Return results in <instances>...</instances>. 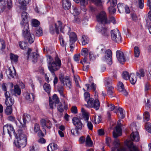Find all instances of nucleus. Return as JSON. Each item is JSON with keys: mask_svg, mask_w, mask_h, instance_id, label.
<instances>
[{"mask_svg": "<svg viewBox=\"0 0 151 151\" xmlns=\"http://www.w3.org/2000/svg\"><path fill=\"white\" fill-rule=\"evenodd\" d=\"M21 17L20 24L22 26V35L25 39L28 40L30 43H32L34 41L35 36L33 34H31L29 32L28 14L26 12H23L22 13Z\"/></svg>", "mask_w": 151, "mask_h": 151, "instance_id": "1", "label": "nucleus"}, {"mask_svg": "<svg viewBox=\"0 0 151 151\" xmlns=\"http://www.w3.org/2000/svg\"><path fill=\"white\" fill-rule=\"evenodd\" d=\"M30 116L29 114L24 113L23 115L18 119V122L16 120L14 117L10 116L8 117L7 119L12 122H14L17 126L18 131H26L27 130L26 124L28 121L30 119Z\"/></svg>", "mask_w": 151, "mask_h": 151, "instance_id": "2", "label": "nucleus"}, {"mask_svg": "<svg viewBox=\"0 0 151 151\" xmlns=\"http://www.w3.org/2000/svg\"><path fill=\"white\" fill-rule=\"evenodd\" d=\"M16 138L14 143L18 148L24 147L27 143V137L24 133H13Z\"/></svg>", "mask_w": 151, "mask_h": 151, "instance_id": "3", "label": "nucleus"}, {"mask_svg": "<svg viewBox=\"0 0 151 151\" xmlns=\"http://www.w3.org/2000/svg\"><path fill=\"white\" fill-rule=\"evenodd\" d=\"M61 65V61L58 59L56 58L55 61L53 62L52 65L49 67V70L52 73L53 76L54 77L53 81L54 85L57 83L58 81V78L56 76L54 71L58 70L60 68Z\"/></svg>", "mask_w": 151, "mask_h": 151, "instance_id": "4", "label": "nucleus"}, {"mask_svg": "<svg viewBox=\"0 0 151 151\" xmlns=\"http://www.w3.org/2000/svg\"><path fill=\"white\" fill-rule=\"evenodd\" d=\"M96 18L98 22L102 24H109L110 22H112L114 24H115L114 17H112L110 18L109 20H108L106 13L104 11L101 12L99 14L96 16Z\"/></svg>", "mask_w": 151, "mask_h": 151, "instance_id": "5", "label": "nucleus"}, {"mask_svg": "<svg viewBox=\"0 0 151 151\" xmlns=\"http://www.w3.org/2000/svg\"><path fill=\"white\" fill-rule=\"evenodd\" d=\"M64 27H63L62 23L59 20L55 23L54 24L50 25L49 31L50 33L54 34L55 32L57 34L59 33V31L64 33Z\"/></svg>", "mask_w": 151, "mask_h": 151, "instance_id": "6", "label": "nucleus"}, {"mask_svg": "<svg viewBox=\"0 0 151 151\" xmlns=\"http://www.w3.org/2000/svg\"><path fill=\"white\" fill-rule=\"evenodd\" d=\"M98 93L96 92L94 95L95 100L93 98H90L87 101V105L89 107H93L96 110H98L99 108L100 103L98 99Z\"/></svg>", "mask_w": 151, "mask_h": 151, "instance_id": "7", "label": "nucleus"}, {"mask_svg": "<svg viewBox=\"0 0 151 151\" xmlns=\"http://www.w3.org/2000/svg\"><path fill=\"white\" fill-rule=\"evenodd\" d=\"M111 38L113 41L118 43L121 42L122 37L121 34L118 29H116L111 30Z\"/></svg>", "mask_w": 151, "mask_h": 151, "instance_id": "8", "label": "nucleus"}, {"mask_svg": "<svg viewBox=\"0 0 151 151\" xmlns=\"http://www.w3.org/2000/svg\"><path fill=\"white\" fill-rule=\"evenodd\" d=\"M70 27L66 25L64 26V33L65 32H68L70 38V41L71 42H75L77 39V35L75 33L73 32H70Z\"/></svg>", "mask_w": 151, "mask_h": 151, "instance_id": "9", "label": "nucleus"}, {"mask_svg": "<svg viewBox=\"0 0 151 151\" xmlns=\"http://www.w3.org/2000/svg\"><path fill=\"white\" fill-rule=\"evenodd\" d=\"M114 144L115 147L112 148L111 151H127V150L122 146L119 140L117 139H115Z\"/></svg>", "mask_w": 151, "mask_h": 151, "instance_id": "10", "label": "nucleus"}, {"mask_svg": "<svg viewBox=\"0 0 151 151\" xmlns=\"http://www.w3.org/2000/svg\"><path fill=\"white\" fill-rule=\"evenodd\" d=\"M125 144L128 147L129 151H139L138 148L133 144L132 140H127L125 142Z\"/></svg>", "mask_w": 151, "mask_h": 151, "instance_id": "11", "label": "nucleus"}, {"mask_svg": "<svg viewBox=\"0 0 151 151\" xmlns=\"http://www.w3.org/2000/svg\"><path fill=\"white\" fill-rule=\"evenodd\" d=\"M73 124L76 127V131L78 132V129H81L83 127V124L80 119L76 117H74L72 119Z\"/></svg>", "mask_w": 151, "mask_h": 151, "instance_id": "12", "label": "nucleus"}, {"mask_svg": "<svg viewBox=\"0 0 151 151\" xmlns=\"http://www.w3.org/2000/svg\"><path fill=\"white\" fill-rule=\"evenodd\" d=\"M112 52L109 49L106 50L105 53V58L107 60V64L111 65L112 63Z\"/></svg>", "mask_w": 151, "mask_h": 151, "instance_id": "13", "label": "nucleus"}, {"mask_svg": "<svg viewBox=\"0 0 151 151\" xmlns=\"http://www.w3.org/2000/svg\"><path fill=\"white\" fill-rule=\"evenodd\" d=\"M59 100L57 95L54 94L52 96V99L50 100L49 101V106L50 108L53 109L54 106L56 107V104H59Z\"/></svg>", "mask_w": 151, "mask_h": 151, "instance_id": "14", "label": "nucleus"}, {"mask_svg": "<svg viewBox=\"0 0 151 151\" xmlns=\"http://www.w3.org/2000/svg\"><path fill=\"white\" fill-rule=\"evenodd\" d=\"M11 100V103L10 104L7 100L6 102V105L7 107L5 110V112L6 114L7 115L11 114L12 112V106L14 104V101L12 99Z\"/></svg>", "mask_w": 151, "mask_h": 151, "instance_id": "15", "label": "nucleus"}, {"mask_svg": "<svg viewBox=\"0 0 151 151\" xmlns=\"http://www.w3.org/2000/svg\"><path fill=\"white\" fill-rule=\"evenodd\" d=\"M117 58L119 61L123 64L126 61L125 59L123 52L120 50H117L116 52Z\"/></svg>", "mask_w": 151, "mask_h": 151, "instance_id": "16", "label": "nucleus"}, {"mask_svg": "<svg viewBox=\"0 0 151 151\" xmlns=\"http://www.w3.org/2000/svg\"><path fill=\"white\" fill-rule=\"evenodd\" d=\"M41 124L45 128L50 129L52 126V124L50 121L48 119H42L40 121Z\"/></svg>", "mask_w": 151, "mask_h": 151, "instance_id": "17", "label": "nucleus"}, {"mask_svg": "<svg viewBox=\"0 0 151 151\" xmlns=\"http://www.w3.org/2000/svg\"><path fill=\"white\" fill-rule=\"evenodd\" d=\"M61 82L64 85H66L67 89H70L71 88V82L68 78H60Z\"/></svg>", "mask_w": 151, "mask_h": 151, "instance_id": "18", "label": "nucleus"}, {"mask_svg": "<svg viewBox=\"0 0 151 151\" xmlns=\"http://www.w3.org/2000/svg\"><path fill=\"white\" fill-rule=\"evenodd\" d=\"M25 97L26 100L28 103L32 102L34 100L35 96L33 93H29L27 92L25 94Z\"/></svg>", "mask_w": 151, "mask_h": 151, "instance_id": "19", "label": "nucleus"}, {"mask_svg": "<svg viewBox=\"0 0 151 151\" xmlns=\"http://www.w3.org/2000/svg\"><path fill=\"white\" fill-rule=\"evenodd\" d=\"M118 90L124 96H127L128 94V93L125 90L124 85L122 82H119L118 84Z\"/></svg>", "mask_w": 151, "mask_h": 151, "instance_id": "20", "label": "nucleus"}, {"mask_svg": "<svg viewBox=\"0 0 151 151\" xmlns=\"http://www.w3.org/2000/svg\"><path fill=\"white\" fill-rule=\"evenodd\" d=\"M115 112L117 114L118 117L120 118L123 119L124 118L125 115L124 114V111L123 109L121 107L118 108H115Z\"/></svg>", "mask_w": 151, "mask_h": 151, "instance_id": "21", "label": "nucleus"}, {"mask_svg": "<svg viewBox=\"0 0 151 151\" xmlns=\"http://www.w3.org/2000/svg\"><path fill=\"white\" fill-rule=\"evenodd\" d=\"M6 73L9 78H11L14 77L15 75V71L13 68L9 67L8 70L6 71Z\"/></svg>", "mask_w": 151, "mask_h": 151, "instance_id": "22", "label": "nucleus"}, {"mask_svg": "<svg viewBox=\"0 0 151 151\" xmlns=\"http://www.w3.org/2000/svg\"><path fill=\"white\" fill-rule=\"evenodd\" d=\"M62 6L65 10L69 9L71 7V4L69 0H62Z\"/></svg>", "mask_w": 151, "mask_h": 151, "instance_id": "23", "label": "nucleus"}, {"mask_svg": "<svg viewBox=\"0 0 151 151\" xmlns=\"http://www.w3.org/2000/svg\"><path fill=\"white\" fill-rule=\"evenodd\" d=\"M3 132H15L14 129L11 125L6 124L4 125L3 128Z\"/></svg>", "mask_w": 151, "mask_h": 151, "instance_id": "24", "label": "nucleus"}, {"mask_svg": "<svg viewBox=\"0 0 151 151\" xmlns=\"http://www.w3.org/2000/svg\"><path fill=\"white\" fill-rule=\"evenodd\" d=\"M10 59L12 63H17L18 61V56L17 55L11 53L9 55Z\"/></svg>", "mask_w": 151, "mask_h": 151, "instance_id": "25", "label": "nucleus"}, {"mask_svg": "<svg viewBox=\"0 0 151 151\" xmlns=\"http://www.w3.org/2000/svg\"><path fill=\"white\" fill-rule=\"evenodd\" d=\"M139 133H132L130 134V137L131 139L135 141H138L139 140Z\"/></svg>", "mask_w": 151, "mask_h": 151, "instance_id": "26", "label": "nucleus"}, {"mask_svg": "<svg viewBox=\"0 0 151 151\" xmlns=\"http://www.w3.org/2000/svg\"><path fill=\"white\" fill-rule=\"evenodd\" d=\"M27 0H18L19 3L21 5V9H22L24 10H25L26 9Z\"/></svg>", "mask_w": 151, "mask_h": 151, "instance_id": "27", "label": "nucleus"}, {"mask_svg": "<svg viewBox=\"0 0 151 151\" xmlns=\"http://www.w3.org/2000/svg\"><path fill=\"white\" fill-rule=\"evenodd\" d=\"M71 12L74 16L78 15L80 13V12L78 8L74 6H72Z\"/></svg>", "mask_w": 151, "mask_h": 151, "instance_id": "28", "label": "nucleus"}, {"mask_svg": "<svg viewBox=\"0 0 151 151\" xmlns=\"http://www.w3.org/2000/svg\"><path fill=\"white\" fill-rule=\"evenodd\" d=\"M47 60L48 61V64L49 65H48V68L49 69V67L50 66L52 65V64L55 61V59L56 58H57L58 59L60 60L61 61L60 59L59 58V57H58V55H56L55 58V60L54 61H52L53 60V59L52 58L51 56L50 55H48L47 56Z\"/></svg>", "mask_w": 151, "mask_h": 151, "instance_id": "29", "label": "nucleus"}, {"mask_svg": "<svg viewBox=\"0 0 151 151\" xmlns=\"http://www.w3.org/2000/svg\"><path fill=\"white\" fill-rule=\"evenodd\" d=\"M129 79L131 83L132 84H134L137 80V78L134 73H131L130 74Z\"/></svg>", "mask_w": 151, "mask_h": 151, "instance_id": "30", "label": "nucleus"}, {"mask_svg": "<svg viewBox=\"0 0 151 151\" xmlns=\"http://www.w3.org/2000/svg\"><path fill=\"white\" fill-rule=\"evenodd\" d=\"M114 91V89L113 87L112 86H109L107 89V94L110 97H111L113 96V94Z\"/></svg>", "mask_w": 151, "mask_h": 151, "instance_id": "31", "label": "nucleus"}, {"mask_svg": "<svg viewBox=\"0 0 151 151\" xmlns=\"http://www.w3.org/2000/svg\"><path fill=\"white\" fill-rule=\"evenodd\" d=\"M13 91L14 92V95H15L16 94H17L19 95L21 93V89L18 85H16L14 86Z\"/></svg>", "mask_w": 151, "mask_h": 151, "instance_id": "32", "label": "nucleus"}, {"mask_svg": "<svg viewBox=\"0 0 151 151\" xmlns=\"http://www.w3.org/2000/svg\"><path fill=\"white\" fill-rule=\"evenodd\" d=\"M100 32L104 36L107 37L109 35V32L107 28L106 27L102 28Z\"/></svg>", "mask_w": 151, "mask_h": 151, "instance_id": "33", "label": "nucleus"}, {"mask_svg": "<svg viewBox=\"0 0 151 151\" xmlns=\"http://www.w3.org/2000/svg\"><path fill=\"white\" fill-rule=\"evenodd\" d=\"M86 145L89 147H91L93 145V142L90 136L88 135L86 137Z\"/></svg>", "mask_w": 151, "mask_h": 151, "instance_id": "34", "label": "nucleus"}, {"mask_svg": "<svg viewBox=\"0 0 151 151\" xmlns=\"http://www.w3.org/2000/svg\"><path fill=\"white\" fill-rule=\"evenodd\" d=\"M81 41L83 45H85L88 43V38L87 36L83 35L82 37Z\"/></svg>", "mask_w": 151, "mask_h": 151, "instance_id": "35", "label": "nucleus"}, {"mask_svg": "<svg viewBox=\"0 0 151 151\" xmlns=\"http://www.w3.org/2000/svg\"><path fill=\"white\" fill-rule=\"evenodd\" d=\"M150 114L147 111H145L143 114V120L145 122H147L150 119Z\"/></svg>", "mask_w": 151, "mask_h": 151, "instance_id": "36", "label": "nucleus"}, {"mask_svg": "<svg viewBox=\"0 0 151 151\" xmlns=\"http://www.w3.org/2000/svg\"><path fill=\"white\" fill-rule=\"evenodd\" d=\"M136 73L137 76H139L140 78H141V77H143L145 76V71L142 68L140 69L139 72L137 71Z\"/></svg>", "mask_w": 151, "mask_h": 151, "instance_id": "37", "label": "nucleus"}, {"mask_svg": "<svg viewBox=\"0 0 151 151\" xmlns=\"http://www.w3.org/2000/svg\"><path fill=\"white\" fill-rule=\"evenodd\" d=\"M59 39L60 40V45L62 47L65 46L66 43L62 35H59Z\"/></svg>", "mask_w": 151, "mask_h": 151, "instance_id": "38", "label": "nucleus"}, {"mask_svg": "<svg viewBox=\"0 0 151 151\" xmlns=\"http://www.w3.org/2000/svg\"><path fill=\"white\" fill-rule=\"evenodd\" d=\"M134 56L138 58L140 55V50L138 47L135 46L134 47Z\"/></svg>", "mask_w": 151, "mask_h": 151, "instance_id": "39", "label": "nucleus"}, {"mask_svg": "<svg viewBox=\"0 0 151 151\" xmlns=\"http://www.w3.org/2000/svg\"><path fill=\"white\" fill-rule=\"evenodd\" d=\"M124 6L123 4L119 3L117 4V8L119 12L120 13H122L124 12Z\"/></svg>", "mask_w": 151, "mask_h": 151, "instance_id": "40", "label": "nucleus"}, {"mask_svg": "<svg viewBox=\"0 0 151 151\" xmlns=\"http://www.w3.org/2000/svg\"><path fill=\"white\" fill-rule=\"evenodd\" d=\"M130 129L132 131V132H138L137 128L135 122H133L130 126Z\"/></svg>", "mask_w": 151, "mask_h": 151, "instance_id": "41", "label": "nucleus"}, {"mask_svg": "<svg viewBox=\"0 0 151 151\" xmlns=\"http://www.w3.org/2000/svg\"><path fill=\"white\" fill-rule=\"evenodd\" d=\"M43 88L44 90L48 94L50 93L51 87L50 85L48 84L45 83L43 85Z\"/></svg>", "mask_w": 151, "mask_h": 151, "instance_id": "42", "label": "nucleus"}, {"mask_svg": "<svg viewBox=\"0 0 151 151\" xmlns=\"http://www.w3.org/2000/svg\"><path fill=\"white\" fill-rule=\"evenodd\" d=\"M101 121V117L98 115L95 116L94 118L93 121L96 124H98L100 123Z\"/></svg>", "mask_w": 151, "mask_h": 151, "instance_id": "43", "label": "nucleus"}, {"mask_svg": "<svg viewBox=\"0 0 151 151\" xmlns=\"http://www.w3.org/2000/svg\"><path fill=\"white\" fill-rule=\"evenodd\" d=\"M91 1L94 3L96 5L99 6L101 7L103 3L101 0H91Z\"/></svg>", "mask_w": 151, "mask_h": 151, "instance_id": "44", "label": "nucleus"}, {"mask_svg": "<svg viewBox=\"0 0 151 151\" xmlns=\"http://www.w3.org/2000/svg\"><path fill=\"white\" fill-rule=\"evenodd\" d=\"M122 124L121 123H118L117 126L115 127V129L116 132H122Z\"/></svg>", "mask_w": 151, "mask_h": 151, "instance_id": "45", "label": "nucleus"}, {"mask_svg": "<svg viewBox=\"0 0 151 151\" xmlns=\"http://www.w3.org/2000/svg\"><path fill=\"white\" fill-rule=\"evenodd\" d=\"M146 130L148 132H151V123L149 122L146 123L145 125Z\"/></svg>", "mask_w": 151, "mask_h": 151, "instance_id": "46", "label": "nucleus"}, {"mask_svg": "<svg viewBox=\"0 0 151 151\" xmlns=\"http://www.w3.org/2000/svg\"><path fill=\"white\" fill-rule=\"evenodd\" d=\"M74 77L76 86L80 87V86L79 84V82L80 81V80L79 77L77 75H74Z\"/></svg>", "mask_w": 151, "mask_h": 151, "instance_id": "47", "label": "nucleus"}, {"mask_svg": "<svg viewBox=\"0 0 151 151\" xmlns=\"http://www.w3.org/2000/svg\"><path fill=\"white\" fill-rule=\"evenodd\" d=\"M19 45L20 48L24 50L26 49V47L27 45V43L21 41L19 42Z\"/></svg>", "mask_w": 151, "mask_h": 151, "instance_id": "48", "label": "nucleus"}, {"mask_svg": "<svg viewBox=\"0 0 151 151\" xmlns=\"http://www.w3.org/2000/svg\"><path fill=\"white\" fill-rule=\"evenodd\" d=\"M107 109L109 111H113L115 108V107L113 104L108 103H107Z\"/></svg>", "mask_w": 151, "mask_h": 151, "instance_id": "49", "label": "nucleus"}, {"mask_svg": "<svg viewBox=\"0 0 151 151\" xmlns=\"http://www.w3.org/2000/svg\"><path fill=\"white\" fill-rule=\"evenodd\" d=\"M31 56H32L33 58L32 61L35 63L37 62L39 55L36 53L34 52L32 53L31 55Z\"/></svg>", "mask_w": 151, "mask_h": 151, "instance_id": "50", "label": "nucleus"}, {"mask_svg": "<svg viewBox=\"0 0 151 151\" xmlns=\"http://www.w3.org/2000/svg\"><path fill=\"white\" fill-rule=\"evenodd\" d=\"M89 59L90 61H93L96 59V56L92 52H90L89 53Z\"/></svg>", "mask_w": 151, "mask_h": 151, "instance_id": "51", "label": "nucleus"}, {"mask_svg": "<svg viewBox=\"0 0 151 151\" xmlns=\"http://www.w3.org/2000/svg\"><path fill=\"white\" fill-rule=\"evenodd\" d=\"M58 104V111L60 112H63L64 109V106H63L61 103H60Z\"/></svg>", "mask_w": 151, "mask_h": 151, "instance_id": "52", "label": "nucleus"}, {"mask_svg": "<svg viewBox=\"0 0 151 151\" xmlns=\"http://www.w3.org/2000/svg\"><path fill=\"white\" fill-rule=\"evenodd\" d=\"M32 25L34 27H37L40 24L39 22L36 19H32Z\"/></svg>", "mask_w": 151, "mask_h": 151, "instance_id": "53", "label": "nucleus"}, {"mask_svg": "<svg viewBox=\"0 0 151 151\" xmlns=\"http://www.w3.org/2000/svg\"><path fill=\"white\" fill-rule=\"evenodd\" d=\"M88 50L87 48H83L82 49L81 54L82 55L84 56H86L88 53Z\"/></svg>", "mask_w": 151, "mask_h": 151, "instance_id": "54", "label": "nucleus"}, {"mask_svg": "<svg viewBox=\"0 0 151 151\" xmlns=\"http://www.w3.org/2000/svg\"><path fill=\"white\" fill-rule=\"evenodd\" d=\"M123 78L125 80H128L129 78L130 75L129 73L127 71H124L122 74Z\"/></svg>", "mask_w": 151, "mask_h": 151, "instance_id": "55", "label": "nucleus"}, {"mask_svg": "<svg viewBox=\"0 0 151 151\" xmlns=\"http://www.w3.org/2000/svg\"><path fill=\"white\" fill-rule=\"evenodd\" d=\"M42 32L41 27H39L37 28V29L36 31V35L37 36L39 37L42 36Z\"/></svg>", "mask_w": 151, "mask_h": 151, "instance_id": "56", "label": "nucleus"}, {"mask_svg": "<svg viewBox=\"0 0 151 151\" xmlns=\"http://www.w3.org/2000/svg\"><path fill=\"white\" fill-rule=\"evenodd\" d=\"M97 49L100 50V52L101 53H104L106 50L105 47L102 45H100L99 46L97 47Z\"/></svg>", "mask_w": 151, "mask_h": 151, "instance_id": "57", "label": "nucleus"}, {"mask_svg": "<svg viewBox=\"0 0 151 151\" xmlns=\"http://www.w3.org/2000/svg\"><path fill=\"white\" fill-rule=\"evenodd\" d=\"M34 129L35 132H42L40 129L39 125L37 124H35Z\"/></svg>", "mask_w": 151, "mask_h": 151, "instance_id": "58", "label": "nucleus"}, {"mask_svg": "<svg viewBox=\"0 0 151 151\" xmlns=\"http://www.w3.org/2000/svg\"><path fill=\"white\" fill-rule=\"evenodd\" d=\"M113 128L112 127H111L108 128V130L105 129L104 128H101L98 129L97 132H111V130L113 129Z\"/></svg>", "mask_w": 151, "mask_h": 151, "instance_id": "59", "label": "nucleus"}, {"mask_svg": "<svg viewBox=\"0 0 151 151\" xmlns=\"http://www.w3.org/2000/svg\"><path fill=\"white\" fill-rule=\"evenodd\" d=\"M114 6H111L108 8L110 14H113L116 12V10Z\"/></svg>", "mask_w": 151, "mask_h": 151, "instance_id": "60", "label": "nucleus"}, {"mask_svg": "<svg viewBox=\"0 0 151 151\" xmlns=\"http://www.w3.org/2000/svg\"><path fill=\"white\" fill-rule=\"evenodd\" d=\"M70 110L71 112L74 114H76L78 113L77 108L76 106H73L71 109Z\"/></svg>", "mask_w": 151, "mask_h": 151, "instance_id": "61", "label": "nucleus"}, {"mask_svg": "<svg viewBox=\"0 0 151 151\" xmlns=\"http://www.w3.org/2000/svg\"><path fill=\"white\" fill-rule=\"evenodd\" d=\"M110 2L111 6H116L117 3V0H108L107 3Z\"/></svg>", "mask_w": 151, "mask_h": 151, "instance_id": "62", "label": "nucleus"}, {"mask_svg": "<svg viewBox=\"0 0 151 151\" xmlns=\"http://www.w3.org/2000/svg\"><path fill=\"white\" fill-rule=\"evenodd\" d=\"M145 91L151 90V86L148 83H145Z\"/></svg>", "mask_w": 151, "mask_h": 151, "instance_id": "63", "label": "nucleus"}, {"mask_svg": "<svg viewBox=\"0 0 151 151\" xmlns=\"http://www.w3.org/2000/svg\"><path fill=\"white\" fill-rule=\"evenodd\" d=\"M138 5L140 9H142L144 7V0H138Z\"/></svg>", "mask_w": 151, "mask_h": 151, "instance_id": "64", "label": "nucleus"}]
</instances>
